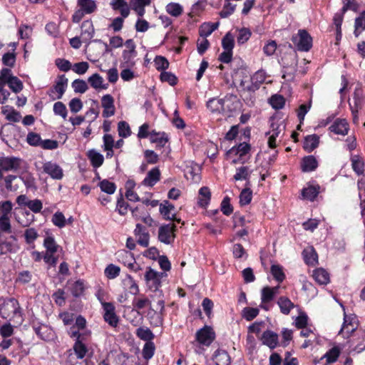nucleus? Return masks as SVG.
Instances as JSON below:
<instances>
[{
  "label": "nucleus",
  "instance_id": "f257e3e1",
  "mask_svg": "<svg viewBox=\"0 0 365 365\" xmlns=\"http://www.w3.org/2000/svg\"><path fill=\"white\" fill-rule=\"evenodd\" d=\"M207 108L212 113L227 115L232 111L231 101L229 98H213L207 102Z\"/></svg>",
  "mask_w": 365,
  "mask_h": 365
},
{
  "label": "nucleus",
  "instance_id": "f03ea898",
  "mask_svg": "<svg viewBox=\"0 0 365 365\" xmlns=\"http://www.w3.org/2000/svg\"><path fill=\"white\" fill-rule=\"evenodd\" d=\"M19 309V304L16 299L14 298L6 299L0 305V316L5 319L11 320L20 315Z\"/></svg>",
  "mask_w": 365,
  "mask_h": 365
},
{
  "label": "nucleus",
  "instance_id": "7ed1b4c3",
  "mask_svg": "<svg viewBox=\"0 0 365 365\" xmlns=\"http://www.w3.org/2000/svg\"><path fill=\"white\" fill-rule=\"evenodd\" d=\"M176 225L173 223L160 226L158 233V240L165 245H172L175 239Z\"/></svg>",
  "mask_w": 365,
  "mask_h": 365
},
{
  "label": "nucleus",
  "instance_id": "20e7f679",
  "mask_svg": "<svg viewBox=\"0 0 365 365\" xmlns=\"http://www.w3.org/2000/svg\"><path fill=\"white\" fill-rule=\"evenodd\" d=\"M292 41L300 51H309L312 46V38L306 30L300 29L293 36Z\"/></svg>",
  "mask_w": 365,
  "mask_h": 365
},
{
  "label": "nucleus",
  "instance_id": "39448f33",
  "mask_svg": "<svg viewBox=\"0 0 365 365\" xmlns=\"http://www.w3.org/2000/svg\"><path fill=\"white\" fill-rule=\"evenodd\" d=\"M68 80L65 75L57 77L55 84L48 91V95L52 100L61 99L68 86Z\"/></svg>",
  "mask_w": 365,
  "mask_h": 365
},
{
  "label": "nucleus",
  "instance_id": "423d86ee",
  "mask_svg": "<svg viewBox=\"0 0 365 365\" xmlns=\"http://www.w3.org/2000/svg\"><path fill=\"white\" fill-rule=\"evenodd\" d=\"M364 98L362 91L361 89H356L354 91L352 100L349 101V105L351 111L353 122L355 124L359 123L358 113L360 109L362 108L364 105Z\"/></svg>",
  "mask_w": 365,
  "mask_h": 365
},
{
  "label": "nucleus",
  "instance_id": "0eeeda50",
  "mask_svg": "<svg viewBox=\"0 0 365 365\" xmlns=\"http://www.w3.org/2000/svg\"><path fill=\"white\" fill-rule=\"evenodd\" d=\"M164 275L163 272L148 267L145 274V281L148 288L151 290H157L161 285V279Z\"/></svg>",
  "mask_w": 365,
  "mask_h": 365
},
{
  "label": "nucleus",
  "instance_id": "6e6552de",
  "mask_svg": "<svg viewBox=\"0 0 365 365\" xmlns=\"http://www.w3.org/2000/svg\"><path fill=\"white\" fill-rule=\"evenodd\" d=\"M116 255L118 260L131 271L137 272L139 270H141L140 266L136 263L135 259L130 252L127 250H120L116 253Z\"/></svg>",
  "mask_w": 365,
  "mask_h": 365
},
{
  "label": "nucleus",
  "instance_id": "1a4fd4ad",
  "mask_svg": "<svg viewBox=\"0 0 365 365\" xmlns=\"http://www.w3.org/2000/svg\"><path fill=\"white\" fill-rule=\"evenodd\" d=\"M215 339L213 329L205 325L196 332V340L202 345L209 346Z\"/></svg>",
  "mask_w": 365,
  "mask_h": 365
},
{
  "label": "nucleus",
  "instance_id": "9d476101",
  "mask_svg": "<svg viewBox=\"0 0 365 365\" xmlns=\"http://www.w3.org/2000/svg\"><path fill=\"white\" fill-rule=\"evenodd\" d=\"M22 160L16 157H1L0 158V167L4 171L16 172L21 168Z\"/></svg>",
  "mask_w": 365,
  "mask_h": 365
},
{
  "label": "nucleus",
  "instance_id": "9b49d317",
  "mask_svg": "<svg viewBox=\"0 0 365 365\" xmlns=\"http://www.w3.org/2000/svg\"><path fill=\"white\" fill-rule=\"evenodd\" d=\"M250 150V145L247 143H240L237 146H234L231 149H230L227 155H239V158L237 159L232 160V163L236 164L238 163H245L243 160V157L245 156Z\"/></svg>",
  "mask_w": 365,
  "mask_h": 365
},
{
  "label": "nucleus",
  "instance_id": "f8f14e48",
  "mask_svg": "<svg viewBox=\"0 0 365 365\" xmlns=\"http://www.w3.org/2000/svg\"><path fill=\"white\" fill-rule=\"evenodd\" d=\"M104 310L103 318L112 327H116L118 324V317L115 312V307L109 302H102Z\"/></svg>",
  "mask_w": 365,
  "mask_h": 365
},
{
  "label": "nucleus",
  "instance_id": "ddd939ff",
  "mask_svg": "<svg viewBox=\"0 0 365 365\" xmlns=\"http://www.w3.org/2000/svg\"><path fill=\"white\" fill-rule=\"evenodd\" d=\"M357 321L355 316L344 314V323L339 334H342L344 338H348L349 334L357 329Z\"/></svg>",
  "mask_w": 365,
  "mask_h": 365
},
{
  "label": "nucleus",
  "instance_id": "4468645a",
  "mask_svg": "<svg viewBox=\"0 0 365 365\" xmlns=\"http://www.w3.org/2000/svg\"><path fill=\"white\" fill-rule=\"evenodd\" d=\"M288 57L290 59L291 63L289 66H287L284 62L282 63V78L287 81H291L294 78L295 73L297 71V56L294 55H289ZM282 61H284L282 60Z\"/></svg>",
  "mask_w": 365,
  "mask_h": 365
},
{
  "label": "nucleus",
  "instance_id": "2eb2a0df",
  "mask_svg": "<svg viewBox=\"0 0 365 365\" xmlns=\"http://www.w3.org/2000/svg\"><path fill=\"white\" fill-rule=\"evenodd\" d=\"M43 170L45 173L48 174L53 179L61 180L63 176L62 168L56 163L51 161L43 164Z\"/></svg>",
  "mask_w": 365,
  "mask_h": 365
},
{
  "label": "nucleus",
  "instance_id": "dca6fc26",
  "mask_svg": "<svg viewBox=\"0 0 365 365\" xmlns=\"http://www.w3.org/2000/svg\"><path fill=\"white\" fill-rule=\"evenodd\" d=\"M102 107L103 108V116L109 118L115 114L114 99L110 94H106L101 99Z\"/></svg>",
  "mask_w": 365,
  "mask_h": 365
},
{
  "label": "nucleus",
  "instance_id": "f3484780",
  "mask_svg": "<svg viewBox=\"0 0 365 365\" xmlns=\"http://www.w3.org/2000/svg\"><path fill=\"white\" fill-rule=\"evenodd\" d=\"M261 340L262 344L267 346L270 349H275L279 344L278 334L271 330L264 331Z\"/></svg>",
  "mask_w": 365,
  "mask_h": 365
},
{
  "label": "nucleus",
  "instance_id": "a211bd4d",
  "mask_svg": "<svg viewBox=\"0 0 365 365\" xmlns=\"http://www.w3.org/2000/svg\"><path fill=\"white\" fill-rule=\"evenodd\" d=\"M160 179V172L158 168L151 169L142 182L145 186L153 187Z\"/></svg>",
  "mask_w": 365,
  "mask_h": 365
},
{
  "label": "nucleus",
  "instance_id": "6ab92c4d",
  "mask_svg": "<svg viewBox=\"0 0 365 365\" xmlns=\"http://www.w3.org/2000/svg\"><path fill=\"white\" fill-rule=\"evenodd\" d=\"M329 130L337 135H345L348 133L349 125L344 119H337L329 127Z\"/></svg>",
  "mask_w": 365,
  "mask_h": 365
},
{
  "label": "nucleus",
  "instance_id": "aec40b11",
  "mask_svg": "<svg viewBox=\"0 0 365 365\" xmlns=\"http://www.w3.org/2000/svg\"><path fill=\"white\" fill-rule=\"evenodd\" d=\"M94 28L91 21H84L81 24V37L83 42L88 43L93 37Z\"/></svg>",
  "mask_w": 365,
  "mask_h": 365
},
{
  "label": "nucleus",
  "instance_id": "412c9836",
  "mask_svg": "<svg viewBox=\"0 0 365 365\" xmlns=\"http://www.w3.org/2000/svg\"><path fill=\"white\" fill-rule=\"evenodd\" d=\"M175 206L168 200L163 201L160 204L159 211L165 220H172L175 218Z\"/></svg>",
  "mask_w": 365,
  "mask_h": 365
},
{
  "label": "nucleus",
  "instance_id": "4be33fe9",
  "mask_svg": "<svg viewBox=\"0 0 365 365\" xmlns=\"http://www.w3.org/2000/svg\"><path fill=\"white\" fill-rule=\"evenodd\" d=\"M112 9L119 11L123 18H126L130 14V8L125 0H112L110 3Z\"/></svg>",
  "mask_w": 365,
  "mask_h": 365
},
{
  "label": "nucleus",
  "instance_id": "5701e85b",
  "mask_svg": "<svg viewBox=\"0 0 365 365\" xmlns=\"http://www.w3.org/2000/svg\"><path fill=\"white\" fill-rule=\"evenodd\" d=\"M1 113L6 116V118L12 122H19L21 115L19 112L14 110V108L9 106H3L1 108Z\"/></svg>",
  "mask_w": 365,
  "mask_h": 365
},
{
  "label": "nucleus",
  "instance_id": "b1692460",
  "mask_svg": "<svg viewBox=\"0 0 365 365\" xmlns=\"http://www.w3.org/2000/svg\"><path fill=\"white\" fill-rule=\"evenodd\" d=\"M87 156L91 161L93 168L101 167L104 161V158L102 154L96 151L95 149H91L88 151Z\"/></svg>",
  "mask_w": 365,
  "mask_h": 365
},
{
  "label": "nucleus",
  "instance_id": "393cba45",
  "mask_svg": "<svg viewBox=\"0 0 365 365\" xmlns=\"http://www.w3.org/2000/svg\"><path fill=\"white\" fill-rule=\"evenodd\" d=\"M123 285L131 294L136 295L139 293L138 285L130 274H126L123 279Z\"/></svg>",
  "mask_w": 365,
  "mask_h": 365
},
{
  "label": "nucleus",
  "instance_id": "a878e982",
  "mask_svg": "<svg viewBox=\"0 0 365 365\" xmlns=\"http://www.w3.org/2000/svg\"><path fill=\"white\" fill-rule=\"evenodd\" d=\"M318 166V163L313 155L306 156L302 161V170L303 172H312Z\"/></svg>",
  "mask_w": 365,
  "mask_h": 365
},
{
  "label": "nucleus",
  "instance_id": "bb28decb",
  "mask_svg": "<svg viewBox=\"0 0 365 365\" xmlns=\"http://www.w3.org/2000/svg\"><path fill=\"white\" fill-rule=\"evenodd\" d=\"M135 334L140 339L146 342H151L155 338L153 331L146 327H138L135 331Z\"/></svg>",
  "mask_w": 365,
  "mask_h": 365
},
{
  "label": "nucleus",
  "instance_id": "cd10ccee",
  "mask_svg": "<svg viewBox=\"0 0 365 365\" xmlns=\"http://www.w3.org/2000/svg\"><path fill=\"white\" fill-rule=\"evenodd\" d=\"M216 365H230V357L227 351L221 349H217L215 351L213 355Z\"/></svg>",
  "mask_w": 365,
  "mask_h": 365
},
{
  "label": "nucleus",
  "instance_id": "c85d7f7f",
  "mask_svg": "<svg viewBox=\"0 0 365 365\" xmlns=\"http://www.w3.org/2000/svg\"><path fill=\"white\" fill-rule=\"evenodd\" d=\"M137 56V52H130L124 51L122 53L123 60L120 63L121 68L133 67L135 61V58Z\"/></svg>",
  "mask_w": 365,
  "mask_h": 365
},
{
  "label": "nucleus",
  "instance_id": "c756f323",
  "mask_svg": "<svg viewBox=\"0 0 365 365\" xmlns=\"http://www.w3.org/2000/svg\"><path fill=\"white\" fill-rule=\"evenodd\" d=\"M131 8L138 14L139 16H143L145 14V6L150 4V0H130Z\"/></svg>",
  "mask_w": 365,
  "mask_h": 365
},
{
  "label": "nucleus",
  "instance_id": "7c9ffc66",
  "mask_svg": "<svg viewBox=\"0 0 365 365\" xmlns=\"http://www.w3.org/2000/svg\"><path fill=\"white\" fill-rule=\"evenodd\" d=\"M277 304L279 307L280 311L284 314H289L292 309L294 308V304L287 297H280L278 299Z\"/></svg>",
  "mask_w": 365,
  "mask_h": 365
},
{
  "label": "nucleus",
  "instance_id": "2f4dec72",
  "mask_svg": "<svg viewBox=\"0 0 365 365\" xmlns=\"http://www.w3.org/2000/svg\"><path fill=\"white\" fill-rule=\"evenodd\" d=\"M319 138L317 135H307L304 141V148L308 152H312L319 145Z\"/></svg>",
  "mask_w": 365,
  "mask_h": 365
},
{
  "label": "nucleus",
  "instance_id": "473e14b6",
  "mask_svg": "<svg viewBox=\"0 0 365 365\" xmlns=\"http://www.w3.org/2000/svg\"><path fill=\"white\" fill-rule=\"evenodd\" d=\"M211 192L207 187H202L199 190L198 204L202 207H205L210 202Z\"/></svg>",
  "mask_w": 365,
  "mask_h": 365
},
{
  "label": "nucleus",
  "instance_id": "72a5a7b5",
  "mask_svg": "<svg viewBox=\"0 0 365 365\" xmlns=\"http://www.w3.org/2000/svg\"><path fill=\"white\" fill-rule=\"evenodd\" d=\"M319 192V185H309V187L304 188L302 190V195L303 198L307 199L310 201H314V200L317 197Z\"/></svg>",
  "mask_w": 365,
  "mask_h": 365
},
{
  "label": "nucleus",
  "instance_id": "f704fd0d",
  "mask_svg": "<svg viewBox=\"0 0 365 365\" xmlns=\"http://www.w3.org/2000/svg\"><path fill=\"white\" fill-rule=\"evenodd\" d=\"M38 231L34 227H29L25 230L24 237L26 244L34 247V242L38 237Z\"/></svg>",
  "mask_w": 365,
  "mask_h": 365
},
{
  "label": "nucleus",
  "instance_id": "c9c22d12",
  "mask_svg": "<svg viewBox=\"0 0 365 365\" xmlns=\"http://www.w3.org/2000/svg\"><path fill=\"white\" fill-rule=\"evenodd\" d=\"M78 6L86 14H91L96 9V4L93 0H78Z\"/></svg>",
  "mask_w": 365,
  "mask_h": 365
},
{
  "label": "nucleus",
  "instance_id": "e433bc0d",
  "mask_svg": "<svg viewBox=\"0 0 365 365\" xmlns=\"http://www.w3.org/2000/svg\"><path fill=\"white\" fill-rule=\"evenodd\" d=\"M313 277L319 284H327L329 282V274L324 269H317L313 273Z\"/></svg>",
  "mask_w": 365,
  "mask_h": 365
},
{
  "label": "nucleus",
  "instance_id": "4c0bfd02",
  "mask_svg": "<svg viewBox=\"0 0 365 365\" xmlns=\"http://www.w3.org/2000/svg\"><path fill=\"white\" fill-rule=\"evenodd\" d=\"M219 26V23H205L200 28V35L203 38H207L211 34L215 31Z\"/></svg>",
  "mask_w": 365,
  "mask_h": 365
},
{
  "label": "nucleus",
  "instance_id": "58836bf2",
  "mask_svg": "<svg viewBox=\"0 0 365 365\" xmlns=\"http://www.w3.org/2000/svg\"><path fill=\"white\" fill-rule=\"evenodd\" d=\"M103 78L98 73H94L88 78V82L94 89H106V86L103 85Z\"/></svg>",
  "mask_w": 365,
  "mask_h": 365
},
{
  "label": "nucleus",
  "instance_id": "ea45409f",
  "mask_svg": "<svg viewBox=\"0 0 365 365\" xmlns=\"http://www.w3.org/2000/svg\"><path fill=\"white\" fill-rule=\"evenodd\" d=\"M251 174V171L250 170L247 166H242L236 170V173L233 176V179L235 181L237 180H248Z\"/></svg>",
  "mask_w": 365,
  "mask_h": 365
},
{
  "label": "nucleus",
  "instance_id": "a19ab883",
  "mask_svg": "<svg viewBox=\"0 0 365 365\" xmlns=\"http://www.w3.org/2000/svg\"><path fill=\"white\" fill-rule=\"evenodd\" d=\"M86 289V285L83 280L78 279L72 284L71 287V291L73 297H81Z\"/></svg>",
  "mask_w": 365,
  "mask_h": 365
},
{
  "label": "nucleus",
  "instance_id": "79ce46f5",
  "mask_svg": "<svg viewBox=\"0 0 365 365\" xmlns=\"http://www.w3.org/2000/svg\"><path fill=\"white\" fill-rule=\"evenodd\" d=\"M35 332L41 339L45 341H48L52 337L51 329L45 325L35 328Z\"/></svg>",
  "mask_w": 365,
  "mask_h": 365
},
{
  "label": "nucleus",
  "instance_id": "37998d69",
  "mask_svg": "<svg viewBox=\"0 0 365 365\" xmlns=\"http://www.w3.org/2000/svg\"><path fill=\"white\" fill-rule=\"evenodd\" d=\"M71 86L76 93H84L88 89V86L86 82L83 79H76L72 83Z\"/></svg>",
  "mask_w": 365,
  "mask_h": 365
},
{
  "label": "nucleus",
  "instance_id": "c03bdc74",
  "mask_svg": "<svg viewBox=\"0 0 365 365\" xmlns=\"http://www.w3.org/2000/svg\"><path fill=\"white\" fill-rule=\"evenodd\" d=\"M120 272V268L113 264H108L104 270L106 277L110 279H113L118 277Z\"/></svg>",
  "mask_w": 365,
  "mask_h": 365
},
{
  "label": "nucleus",
  "instance_id": "a18cd8bd",
  "mask_svg": "<svg viewBox=\"0 0 365 365\" xmlns=\"http://www.w3.org/2000/svg\"><path fill=\"white\" fill-rule=\"evenodd\" d=\"M155 350V346L153 341L151 342H145L143 346L142 350V356L145 360L150 359L154 354Z\"/></svg>",
  "mask_w": 365,
  "mask_h": 365
},
{
  "label": "nucleus",
  "instance_id": "49530a36",
  "mask_svg": "<svg viewBox=\"0 0 365 365\" xmlns=\"http://www.w3.org/2000/svg\"><path fill=\"white\" fill-rule=\"evenodd\" d=\"M98 186L100 187L101 191L109 195L114 193L116 189L115 183L108 180H103L101 181L98 183Z\"/></svg>",
  "mask_w": 365,
  "mask_h": 365
},
{
  "label": "nucleus",
  "instance_id": "de8ad7c7",
  "mask_svg": "<svg viewBox=\"0 0 365 365\" xmlns=\"http://www.w3.org/2000/svg\"><path fill=\"white\" fill-rule=\"evenodd\" d=\"M258 308L245 307L242 311V317L247 321H252L259 314Z\"/></svg>",
  "mask_w": 365,
  "mask_h": 365
},
{
  "label": "nucleus",
  "instance_id": "09e8293b",
  "mask_svg": "<svg viewBox=\"0 0 365 365\" xmlns=\"http://www.w3.org/2000/svg\"><path fill=\"white\" fill-rule=\"evenodd\" d=\"M51 222L58 228H63L66 225V219L63 212L58 211L52 217Z\"/></svg>",
  "mask_w": 365,
  "mask_h": 365
},
{
  "label": "nucleus",
  "instance_id": "8fccbe9b",
  "mask_svg": "<svg viewBox=\"0 0 365 365\" xmlns=\"http://www.w3.org/2000/svg\"><path fill=\"white\" fill-rule=\"evenodd\" d=\"M43 246L46 249V252L56 253L58 245L56 244L54 238L51 236L46 237L43 241Z\"/></svg>",
  "mask_w": 365,
  "mask_h": 365
},
{
  "label": "nucleus",
  "instance_id": "3c124183",
  "mask_svg": "<svg viewBox=\"0 0 365 365\" xmlns=\"http://www.w3.org/2000/svg\"><path fill=\"white\" fill-rule=\"evenodd\" d=\"M354 26V34L356 36H358L361 32L365 29V11L362 12L361 15L356 19Z\"/></svg>",
  "mask_w": 365,
  "mask_h": 365
},
{
  "label": "nucleus",
  "instance_id": "603ef678",
  "mask_svg": "<svg viewBox=\"0 0 365 365\" xmlns=\"http://www.w3.org/2000/svg\"><path fill=\"white\" fill-rule=\"evenodd\" d=\"M269 103L276 110L282 109L285 104V99L282 96L274 95L270 98Z\"/></svg>",
  "mask_w": 365,
  "mask_h": 365
},
{
  "label": "nucleus",
  "instance_id": "864d4df0",
  "mask_svg": "<svg viewBox=\"0 0 365 365\" xmlns=\"http://www.w3.org/2000/svg\"><path fill=\"white\" fill-rule=\"evenodd\" d=\"M236 4H232L228 0H225L222 9L220 12L222 18H227L232 14L235 10Z\"/></svg>",
  "mask_w": 365,
  "mask_h": 365
},
{
  "label": "nucleus",
  "instance_id": "5fc2aeb1",
  "mask_svg": "<svg viewBox=\"0 0 365 365\" xmlns=\"http://www.w3.org/2000/svg\"><path fill=\"white\" fill-rule=\"evenodd\" d=\"M6 83L12 91L16 93H19L23 89L22 82L16 76H13L11 78L9 79Z\"/></svg>",
  "mask_w": 365,
  "mask_h": 365
},
{
  "label": "nucleus",
  "instance_id": "6e6d98bb",
  "mask_svg": "<svg viewBox=\"0 0 365 365\" xmlns=\"http://www.w3.org/2000/svg\"><path fill=\"white\" fill-rule=\"evenodd\" d=\"M351 165L353 170L358 174L360 175L364 171V162L361 158L358 155H354L351 157Z\"/></svg>",
  "mask_w": 365,
  "mask_h": 365
},
{
  "label": "nucleus",
  "instance_id": "4d7b16f0",
  "mask_svg": "<svg viewBox=\"0 0 365 365\" xmlns=\"http://www.w3.org/2000/svg\"><path fill=\"white\" fill-rule=\"evenodd\" d=\"M133 305L135 309L140 310L143 309L146 307H150L151 305V302L148 297L142 296L140 298L134 299L133 302Z\"/></svg>",
  "mask_w": 365,
  "mask_h": 365
},
{
  "label": "nucleus",
  "instance_id": "13d9d810",
  "mask_svg": "<svg viewBox=\"0 0 365 365\" xmlns=\"http://www.w3.org/2000/svg\"><path fill=\"white\" fill-rule=\"evenodd\" d=\"M17 179V176L9 175L4 178V183L6 189L10 192H15L19 189L17 184H13L14 181Z\"/></svg>",
  "mask_w": 365,
  "mask_h": 365
},
{
  "label": "nucleus",
  "instance_id": "bf43d9fd",
  "mask_svg": "<svg viewBox=\"0 0 365 365\" xmlns=\"http://www.w3.org/2000/svg\"><path fill=\"white\" fill-rule=\"evenodd\" d=\"M252 198V192L250 188H245L240 195V203L246 205L250 203Z\"/></svg>",
  "mask_w": 365,
  "mask_h": 365
},
{
  "label": "nucleus",
  "instance_id": "052dcab7",
  "mask_svg": "<svg viewBox=\"0 0 365 365\" xmlns=\"http://www.w3.org/2000/svg\"><path fill=\"white\" fill-rule=\"evenodd\" d=\"M73 349L78 359H83L88 351L86 345L82 342V341H76Z\"/></svg>",
  "mask_w": 365,
  "mask_h": 365
},
{
  "label": "nucleus",
  "instance_id": "680f3d73",
  "mask_svg": "<svg viewBox=\"0 0 365 365\" xmlns=\"http://www.w3.org/2000/svg\"><path fill=\"white\" fill-rule=\"evenodd\" d=\"M271 273L273 277L279 282H282L285 278L282 267L279 265H272Z\"/></svg>",
  "mask_w": 365,
  "mask_h": 365
},
{
  "label": "nucleus",
  "instance_id": "e2e57ef3",
  "mask_svg": "<svg viewBox=\"0 0 365 365\" xmlns=\"http://www.w3.org/2000/svg\"><path fill=\"white\" fill-rule=\"evenodd\" d=\"M89 68V64L86 61H81L76 63L72 66V70L73 72L78 75L85 74Z\"/></svg>",
  "mask_w": 365,
  "mask_h": 365
},
{
  "label": "nucleus",
  "instance_id": "0e129e2a",
  "mask_svg": "<svg viewBox=\"0 0 365 365\" xmlns=\"http://www.w3.org/2000/svg\"><path fill=\"white\" fill-rule=\"evenodd\" d=\"M166 11L173 16H178L182 12V6L178 3H170L166 6Z\"/></svg>",
  "mask_w": 365,
  "mask_h": 365
},
{
  "label": "nucleus",
  "instance_id": "69168bd1",
  "mask_svg": "<svg viewBox=\"0 0 365 365\" xmlns=\"http://www.w3.org/2000/svg\"><path fill=\"white\" fill-rule=\"evenodd\" d=\"M53 113L55 115L61 116L63 119L67 117V109L64 103L58 101L53 104Z\"/></svg>",
  "mask_w": 365,
  "mask_h": 365
},
{
  "label": "nucleus",
  "instance_id": "338daca9",
  "mask_svg": "<svg viewBox=\"0 0 365 365\" xmlns=\"http://www.w3.org/2000/svg\"><path fill=\"white\" fill-rule=\"evenodd\" d=\"M118 131L120 137L127 138L130 135V126L125 121H120L118 124Z\"/></svg>",
  "mask_w": 365,
  "mask_h": 365
},
{
  "label": "nucleus",
  "instance_id": "774afa93",
  "mask_svg": "<svg viewBox=\"0 0 365 365\" xmlns=\"http://www.w3.org/2000/svg\"><path fill=\"white\" fill-rule=\"evenodd\" d=\"M150 323L153 327H158L163 324V313L154 312L150 317Z\"/></svg>",
  "mask_w": 365,
  "mask_h": 365
}]
</instances>
